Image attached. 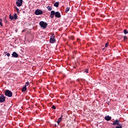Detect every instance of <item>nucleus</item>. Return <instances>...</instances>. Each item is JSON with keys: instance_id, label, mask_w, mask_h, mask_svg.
I'll list each match as a JSON object with an SVG mask.
<instances>
[{"instance_id": "obj_1", "label": "nucleus", "mask_w": 128, "mask_h": 128, "mask_svg": "<svg viewBox=\"0 0 128 128\" xmlns=\"http://www.w3.org/2000/svg\"><path fill=\"white\" fill-rule=\"evenodd\" d=\"M4 94L6 96L12 98V92L8 90H6L4 91Z\"/></svg>"}, {"instance_id": "obj_2", "label": "nucleus", "mask_w": 128, "mask_h": 128, "mask_svg": "<svg viewBox=\"0 0 128 128\" xmlns=\"http://www.w3.org/2000/svg\"><path fill=\"white\" fill-rule=\"evenodd\" d=\"M39 24L41 28H44H44H46V26H48V23L44 21H40L39 23Z\"/></svg>"}, {"instance_id": "obj_3", "label": "nucleus", "mask_w": 128, "mask_h": 128, "mask_svg": "<svg viewBox=\"0 0 128 128\" xmlns=\"http://www.w3.org/2000/svg\"><path fill=\"white\" fill-rule=\"evenodd\" d=\"M56 42V36H54V34H53L50 36V44H54V42Z\"/></svg>"}, {"instance_id": "obj_4", "label": "nucleus", "mask_w": 128, "mask_h": 128, "mask_svg": "<svg viewBox=\"0 0 128 128\" xmlns=\"http://www.w3.org/2000/svg\"><path fill=\"white\" fill-rule=\"evenodd\" d=\"M9 18L11 20H18V14L16 13H14V16H12V14H10Z\"/></svg>"}, {"instance_id": "obj_5", "label": "nucleus", "mask_w": 128, "mask_h": 128, "mask_svg": "<svg viewBox=\"0 0 128 128\" xmlns=\"http://www.w3.org/2000/svg\"><path fill=\"white\" fill-rule=\"evenodd\" d=\"M34 14H36V16H40V14H44V12L42 10H35Z\"/></svg>"}, {"instance_id": "obj_6", "label": "nucleus", "mask_w": 128, "mask_h": 128, "mask_svg": "<svg viewBox=\"0 0 128 128\" xmlns=\"http://www.w3.org/2000/svg\"><path fill=\"white\" fill-rule=\"evenodd\" d=\"M16 4L17 6H22V0H17Z\"/></svg>"}, {"instance_id": "obj_7", "label": "nucleus", "mask_w": 128, "mask_h": 128, "mask_svg": "<svg viewBox=\"0 0 128 128\" xmlns=\"http://www.w3.org/2000/svg\"><path fill=\"white\" fill-rule=\"evenodd\" d=\"M6 96H4V95H2L0 96V102H6Z\"/></svg>"}, {"instance_id": "obj_8", "label": "nucleus", "mask_w": 128, "mask_h": 128, "mask_svg": "<svg viewBox=\"0 0 128 128\" xmlns=\"http://www.w3.org/2000/svg\"><path fill=\"white\" fill-rule=\"evenodd\" d=\"M54 16H56V12L54 10H52L50 12V18H54Z\"/></svg>"}, {"instance_id": "obj_9", "label": "nucleus", "mask_w": 128, "mask_h": 128, "mask_svg": "<svg viewBox=\"0 0 128 128\" xmlns=\"http://www.w3.org/2000/svg\"><path fill=\"white\" fill-rule=\"evenodd\" d=\"M55 16L56 18H62V15H60V13L58 12H56L55 14Z\"/></svg>"}, {"instance_id": "obj_10", "label": "nucleus", "mask_w": 128, "mask_h": 128, "mask_svg": "<svg viewBox=\"0 0 128 128\" xmlns=\"http://www.w3.org/2000/svg\"><path fill=\"white\" fill-rule=\"evenodd\" d=\"M112 126H120V121L118 120H116L114 122L112 123Z\"/></svg>"}, {"instance_id": "obj_11", "label": "nucleus", "mask_w": 128, "mask_h": 128, "mask_svg": "<svg viewBox=\"0 0 128 128\" xmlns=\"http://www.w3.org/2000/svg\"><path fill=\"white\" fill-rule=\"evenodd\" d=\"M12 56H13V58H18V54L16 52H14L12 54Z\"/></svg>"}, {"instance_id": "obj_12", "label": "nucleus", "mask_w": 128, "mask_h": 128, "mask_svg": "<svg viewBox=\"0 0 128 128\" xmlns=\"http://www.w3.org/2000/svg\"><path fill=\"white\" fill-rule=\"evenodd\" d=\"M104 119L106 120L109 121L112 120V117L110 116H105Z\"/></svg>"}, {"instance_id": "obj_13", "label": "nucleus", "mask_w": 128, "mask_h": 128, "mask_svg": "<svg viewBox=\"0 0 128 128\" xmlns=\"http://www.w3.org/2000/svg\"><path fill=\"white\" fill-rule=\"evenodd\" d=\"M62 118L60 117V118H58V121H57L58 126V124H60V122H62Z\"/></svg>"}, {"instance_id": "obj_14", "label": "nucleus", "mask_w": 128, "mask_h": 128, "mask_svg": "<svg viewBox=\"0 0 128 128\" xmlns=\"http://www.w3.org/2000/svg\"><path fill=\"white\" fill-rule=\"evenodd\" d=\"M58 6H60V2H56L54 4V6H56V8H58Z\"/></svg>"}, {"instance_id": "obj_15", "label": "nucleus", "mask_w": 128, "mask_h": 128, "mask_svg": "<svg viewBox=\"0 0 128 128\" xmlns=\"http://www.w3.org/2000/svg\"><path fill=\"white\" fill-rule=\"evenodd\" d=\"M46 8H47V10H48L50 12V10H52V7L50 6H48Z\"/></svg>"}, {"instance_id": "obj_16", "label": "nucleus", "mask_w": 128, "mask_h": 128, "mask_svg": "<svg viewBox=\"0 0 128 128\" xmlns=\"http://www.w3.org/2000/svg\"><path fill=\"white\" fill-rule=\"evenodd\" d=\"M68 12H70V8L67 7L65 10V12L67 14Z\"/></svg>"}, {"instance_id": "obj_17", "label": "nucleus", "mask_w": 128, "mask_h": 128, "mask_svg": "<svg viewBox=\"0 0 128 128\" xmlns=\"http://www.w3.org/2000/svg\"><path fill=\"white\" fill-rule=\"evenodd\" d=\"M0 26H4V25L2 24V18L0 19Z\"/></svg>"}, {"instance_id": "obj_18", "label": "nucleus", "mask_w": 128, "mask_h": 128, "mask_svg": "<svg viewBox=\"0 0 128 128\" xmlns=\"http://www.w3.org/2000/svg\"><path fill=\"white\" fill-rule=\"evenodd\" d=\"M26 87L25 86L22 88V92H26Z\"/></svg>"}, {"instance_id": "obj_19", "label": "nucleus", "mask_w": 128, "mask_h": 128, "mask_svg": "<svg viewBox=\"0 0 128 128\" xmlns=\"http://www.w3.org/2000/svg\"><path fill=\"white\" fill-rule=\"evenodd\" d=\"M124 34H128V30H124Z\"/></svg>"}, {"instance_id": "obj_20", "label": "nucleus", "mask_w": 128, "mask_h": 128, "mask_svg": "<svg viewBox=\"0 0 128 128\" xmlns=\"http://www.w3.org/2000/svg\"><path fill=\"white\" fill-rule=\"evenodd\" d=\"M52 108H53V110H56V106L53 105V106H52Z\"/></svg>"}, {"instance_id": "obj_21", "label": "nucleus", "mask_w": 128, "mask_h": 128, "mask_svg": "<svg viewBox=\"0 0 128 128\" xmlns=\"http://www.w3.org/2000/svg\"><path fill=\"white\" fill-rule=\"evenodd\" d=\"M128 40V36H124V40Z\"/></svg>"}, {"instance_id": "obj_22", "label": "nucleus", "mask_w": 128, "mask_h": 128, "mask_svg": "<svg viewBox=\"0 0 128 128\" xmlns=\"http://www.w3.org/2000/svg\"><path fill=\"white\" fill-rule=\"evenodd\" d=\"M84 72H86V74H88V69L86 68V69L84 70Z\"/></svg>"}, {"instance_id": "obj_23", "label": "nucleus", "mask_w": 128, "mask_h": 128, "mask_svg": "<svg viewBox=\"0 0 128 128\" xmlns=\"http://www.w3.org/2000/svg\"><path fill=\"white\" fill-rule=\"evenodd\" d=\"M118 126H117L116 127V128H122V127L120 126V124L118 125Z\"/></svg>"}, {"instance_id": "obj_24", "label": "nucleus", "mask_w": 128, "mask_h": 128, "mask_svg": "<svg viewBox=\"0 0 128 128\" xmlns=\"http://www.w3.org/2000/svg\"><path fill=\"white\" fill-rule=\"evenodd\" d=\"M70 39L72 40H74V36H71Z\"/></svg>"}, {"instance_id": "obj_25", "label": "nucleus", "mask_w": 128, "mask_h": 128, "mask_svg": "<svg viewBox=\"0 0 128 128\" xmlns=\"http://www.w3.org/2000/svg\"><path fill=\"white\" fill-rule=\"evenodd\" d=\"M16 10H17V12L18 14V12H18L20 10L18 9V7H16Z\"/></svg>"}, {"instance_id": "obj_26", "label": "nucleus", "mask_w": 128, "mask_h": 128, "mask_svg": "<svg viewBox=\"0 0 128 128\" xmlns=\"http://www.w3.org/2000/svg\"><path fill=\"white\" fill-rule=\"evenodd\" d=\"M28 84H30V82H27L25 86H28Z\"/></svg>"}, {"instance_id": "obj_27", "label": "nucleus", "mask_w": 128, "mask_h": 128, "mask_svg": "<svg viewBox=\"0 0 128 128\" xmlns=\"http://www.w3.org/2000/svg\"><path fill=\"white\" fill-rule=\"evenodd\" d=\"M108 43L107 42L105 44V48H108Z\"/></svg>"}, {"instance_id": "obj_28", "label": "nucleus", "mask_w": 128, "mask_h": 128, "mask_svg": "<svg viewBox=\"0 0 128 128\" xmlns=\"http://www.w3.org/2000/svg\"><path fill=\"white\" fill-rule=\"evenodd\" d=\"M6 56H10V53H7L6 54Z\"/></svg>"}, {"instance_id": "obj_29", "label": "nucleus", "mask_w": 128, "mask_h": 128, "mask_svg": "<svg viewBox=\"0 0 128 128\" xmlns=\"http://www.w3.org/2000/svg\"><path fill=\"white\" fill-rule=\"evenodd\" d=\"M4 54H8V52H4Z\"/></svg>"}, {"instance_id": "obj_30", "label": "nucleus", "mask_w": 128, "mask_h": 128, "mask_svg": "<svg viewBox=\"0 0 128 128\" xmlns=\"http://www.w3.org/2000/svg\"><path fill=\"white\" fill-rule=\"evenodd\" d=\"M64 116H62V115H61V116H60V118H62Z\"/></svg>"}, {"instance_id": "obj_31", "label": "nucleus", "mask_w": 128, "mask_h": 128, "mask_svg": "<svg viewBox=\"0 0 128 128\" xmlns=\"http://www.w3.org/2000/svg\"><path fill=\"white\" fill-rule=\"evenodd\" d=\"M24 12H24H24H23V13H24Z\"/></svg>"}]
</instances>
